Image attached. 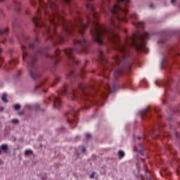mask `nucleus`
<instances>
[{
    "label": "nucleus",
    "instance_id": "nucleus-44",
    "mask_svg": "<svg viewBox=\"0 0 180 180\" xmlns=\"http://www.w3.org/2000/svg\"><path fill=\"white\" fill-rule=\"evenodd\" d=\"M45 15H47V13H46V12H45Z\"/></svg>",
    "mask_w": 180,
    "mask_h": 180
},
{
    "label": "nucleus",
    "instance_id": "nucleus-11",
    "mask_svg": "<svg viewBox=\"0 0 180 180\" xmlns=\"http://www.w3.org/2000/svg\"><path fill=\"white\" fill-rule=\"evenodd\" d=\"M7 96H8V94L4 93V94H3L2 97H1V101H3V102H5L6 103H8V98H6Z\"/></svg>",
    "mask_w": 180,
    "mask_h": 180
},
{
    "label": "nucleus",
    "instance_id": "nucleus-21",
    "mask_svg": "<svg viewBox=\"0 0 180 180\" xmlns=\"http://www.w3.org/2000/svg\"><path fill=\"white\" fill-rule=\"evenodd\" d=\"M29 49H30V50H33L34 49V44H30Z\"/></svg>",
    "mask_w": 180,
    "mask_h": 180
},
{
    "label": "nucleus",
    "instance_id": "nucleus-42",
    "mask_svg": "<svg viewBox=\"0 0 180 180\" xmlns=\"http://www.w3.org/2000/svg\"><path fill=\"white\" fill-rule=\"evenodd\" d=\"M4 0H0V2H3Z\"/></svg>",
    "mask_w": 180,
    "mask_h": 180
},
{
    "label": "nucleus",
    "instance_id": "nucleus-26",
    "mask_svg": "<svg viewBox=\"0 0 180 180\" xmlns=\"http://www.w3.org/2000/svg\"><path fill=\"white\" fill-rule=\"evenodd\" d=\"M35 108H36V109H40V105L35 104Z\"/></svg>",
    "mask_w": 180,
    "mask_h": 180
},
{
    "label": "nucleus",
    "instance_id": "nucleus-38",
    "mask_svg": "<svg viewBox=\"0 0 180 180\" xmlns=\"http://www.w3.org/2000/svg\"><path fill=\"white\" fill-rule=\"evenodd\" d=\"M0 154H2V150L0 149Z\"/></svg>",
    "mask_w": 180,
    "mask_h": 180
},
{
    "label": "nucleus",
    "instance_id": "nucleus-43",
    "mask_svg": "<svg viewBox=\"0 0 180 180\" xmlns=\"http://www.w3.org/2000/svg\"><path fill=\"white\" fill-rule=\"evenodd\" d=\"M26 39H27V40H29V38H28V37H27Z\"/></svg>",
    "mask_w": 180,
    "mask_h": 180
},
{
    "label": "nucleus",
    "instance_id": "nucleus-19",
    "mask_svg": "<svg viewBox=\"0 0 180 180\" xmlns=\"http://www.w3.org/2000/svg\"><path fill=\"white\" fill-rule=\"evenodd\" d=\"M20 104H15V105H14V109L15 110H19V109H20Z\"/></svg>",
    "mask_w": 180,
    "mask_h": 180
},
{
    "label": "nucleus",
    "instance_id": "nucleus-3",
    "mask_svg": "<svg viewBox=\"0 0 180 180\" xmlns=\"http://www.w3.org/2000/svg\"><path fill=\"white\" fill-rule=\"evenodd\" d=\"M68 89L71 90L70 98L72 101H89L91 102V98L95 96V94L99 91L98 86L86 84L82 82L78 84L77 87H72L70 84H65L60 90L59 94L64 96L67 95Z\"/></svg>",
    "mask_w": 180,
    "mask_h": 180
},
{
    "label": "nucleus",
    "instance_id": "nucleus-36",
    "mask_svg": "<svg viewBox=\"0 0 180 180\" xmlns=\"http://www.w3.org/2000/svg\"><path fill=\"white\" fill-rule=\"evenodd\" d=\"M124 33H127V30H124Z\"/></svg>",
    "mask_w": 180,
    "mask_h": 180
},
{
    "label": "nucleus",
    "instance_id": "nucleus-14",
    "mask_svg": "<svg viewBox=\"0 0 180 180\" xmlns=\"http://www.w3.org/2000/svg\"><path fill=\"white\" fill-rule=\"evenodd\" d=\"M167 63H168V59L163 58L162 60V65L163 68H165V64H167Z\"/></svg>",
    "mask_w": 180,
    "mask_h": 180
},
{
    "label": "nucleus",
    "instance_id": "nucleus-46",
    "mask_svg": "<svg viewBox=\"0 0 180 180\" xmlns=\"http://www.w3.org/2000/svg\"><path fill=\"white\" fill-rule=\"evenodd\" d=\"M52 86H54V84H52Z\"/></svg>",
    "mask_w": 180,
    "mask_h": 180
},
{
    "label": "nucleus",
    "instance_id": "nucleus-15",
    "mask_svg": "<svg viewBox=\"0 0 180 180\" xmlns=\"http://www.w3.org/2000/svg\"><path fill=\"white\" fill-rule=\"evenodd\" d=\"M60 79L61 78L59 76H56L53 82V84H57V82H60Z\"/></svg>",
    "mask_w": 180,
    "mask_h": 180
},
{
    "label": "nucleus",
    "instance_id": "nucleus-29",
    "mask_svg": "<svg viewBox=\"0 0 180 180\" xmlns=\"http://www.w3.org/2000/svg\"><path fill=\"white\" fill-rule=\"evenodd\" d=\"M4 107H0V112H4Z\"/></svg>",
    "mask_w": 180,
    "mask_h": 180
},
{
    "label": "nucleus",
    "instance_id": "nucleus-16",
    "mask_svg": "<svg viewBox=\"0 0 180 180\" xmlns=\"http://www.w3.org/2000/svg\"><path fill=\"white\" fill-rule=\"evenodd\" d=\"M30 154H33V151H32V150H26L25 151V155H29Z\"/></svg>",
    "mask_w": 180,
    "mask_h": 180
},
{
    "label": "nucleus",
    "instance_id": "nucleus-33",
    "mask_svg": "<svg viewBox=\"0 0 180 180\" xmlns=\"http://www.w3.org/2000/svg\"><path fill=\"white\" fill-rule=\"evenodd\" d=\"M113 91H116V85L113 86Z\"/></svg>",
    "mask_w": 180,
    "mask_h": 180
},
{
    "label": "nucleus",
    "instance_id": "nucleus-6",
    "mask_svg": "<svg viewBox=\"0 0 180 180\" xmlns=\"http://www.w3.org/2000/svg\"><path fill=\"white\" fill-rule=\"evenodd\" d=\"M53 106L56 109H60V108L63 106V103L61 102V98H60V97H55Z\"/></svg>",
    "mask_w": 180,
    "mask_h": 180
},
{
    "label": "nucleus",
    "instance_id": "nucleus-8",
    "mask_svg": "<svg viewBox=\"0 0 180 180\" xmlns=\"http://www.w3.org/2000/svg\"><path fill=\"white\" fill-rule=\"evenodd\" d=\"M76 75H77V72H75L74 70H72L67 75V78H68V79H70V81H72V79H75V78L77 77V76H75Z\"/></svg>",
    "mask_w": 180,
    "mask_h": 180
},
{
    "label": "nucleus",
    "instance_id": "nucleus-2",
    "mask_svg": "<svg viewBox=\"0 0 180 180\" xmlns=\"http://www.w3.org/2000/svg\"><path fill=\"white\" fill-rule=\"evenodd\" d=\"M21 49L23 51V61H25L27 58L30 59V61L27 62L28 71L30 77H32L33 79H37V78H40V77H41V73L39 72L37 70V57H39V56H42V57H46V58H51V60H53V61L54 62V64L57 65L58 64L60 60H61V56L65 55L68 58L69 65H74V64L78 65V64H79V60H77L74 57V49L71 48L64 49L63 51L57 49L55 51V54L53 56H51L50 54L47 53V52H46V51L51 49L49 46H46L45 48V50L41 49H38L35 54L30 56L25 51L26 46H22Z\"/></svg>",
    "mask_w": 180,
    "mask_h": 180
},
{
    "label": "nucleus",
    "instance_id": "nucleus-7",
    "mask_svg": "<svg viewBox=\"0 0 180 180\" xmlns=\"http://www.w3.org/2000/svg\"><path fill=\"white\" fill-rule=\"evenodd\" d=\"M148 113H150V106L146 108L145 110H143L141 112L142 120H144V117H150V115H148Z\"/></svg>",
    "mask_w": 180,
    "mask_h": 180
},
{
    "label": "nucleus",
    "instance_id": "nucleus-17",
    "mask_svg": "<svg viewBox=\"0 0 180 180\" xmlns=\"http://www.w3.org/2000/svg\"><path fill=\"white\" fill-rule=\"evenodd\" d=\"M42 85H44V82H41L39 84H37V86H35V89H39V88H40V86H41Z\"/></svg>",
    "mask_w": 180,
    "mask_h": 180
},
{
    "label": "nucleus",
    "instance_id": "nucleus-34",
    "mask_svg": "<svg viewBox=\"0 0 180 180\" xmlns=\"http://www.w3.org/2000/svg\"><path fill=\"white\" fill-rule=\"evenodd\" d=\"M35 41H39V38H38V37H37V38L35 39Z\"/></svg>",
    "mask_w": 180,
    "mask_h": 180
},
{
    "label": "nucleus",
    "instance_id": "nucleus-9",
    "mask_svg": "<svg viewBox=\"0 0 180 180\" xmlns=\"http://www.w3.org/2000/svg\"><path fill=\"white\" fill-rule=\"evenodd\" d=\"M14 5L16 6L15 9L17 12H20V2L15 1Z\"/></svg>",
    "mask_w": 180,
    "mask_h": 180
},
{
    "label": "nucleus",
    "instance_id": "nucleus-32",
    "mask_svg": "<svg viewBox=\"0 0 180 180\" xmlns=\"http://www.w3.org/2000/svg\"><path fill=\"white\" fill-rule=\"evenodd\" d=\"M172 4H175L176 0H171Z\"/></svg>",
    "mask_w": 180,
    "mask_h": 180
},
{
    "label": "nucleus",
    "instance_id": "nucleus-18",
    "mask_svg": "<svg viewBox=\"0 0 180 180\" xmlns=\"http://www.w3.org/2000/svg\"><path fill=\"white\" fill-rule=\"evenodd\" d=\"M118 155H120L121 158H123V157H124V152H123V150H120L118 152Z\"/></svg>",
    "mask_w": 180,
    "mask_h": 180
},
{
    "label": "nucleus",
    "instance_id": "nucleus-31",
    "mask_svg": "<svg viewBox=\"0 0 180 180\" xmlns=\"http://www.w3.org/2000/svg\"><path fill=\"white\" fill-rule=\"evenodd\" d=\"M4 165V161H2V160H0V165Z\"/></svg>",
    "mask_w": 180,
    "mask_h": 180
},
{
    "label": "nucleus",
    "instance_id": "nucleus-4",
    "mask_svg": "<svg viewBox=\"0 0 180 180\" xmlns=\"http://www.w3.org/2000/svg\"><path fill=\"white\" fill-rule=\"evenodd\" d=\"M74 50L77 53V54H88L89 53V49L88 48V41L85 38H82V40L75 39L73 40Z\"/></svg>",
    "mask_w": 180,
    "mask_h": 180
},
{
    "label": "nucleus",
    "instance_id": "nucleus-41",
    "mask_svg": "<svg viewBox=\"0 0 180 180\" xmlns=\"http://www.w3.org/2000/svg\"><path fill=\"white\" fill-rule=\"evenodd\" d=\"M140 146H141V147H143V144H142V143H141Z\"/></svg>",
    "mask_w": 180,
    "mask_h": 180
},
{
    "label": "nucleus",
    "instance_id": "nucleus-23",
    "mask_svg": "<svg viewBox=\"0 0 180 180\" xmlns=\"http://www.w3.org/2000/svg\"><path fill=\"white\" fill-rule=\"evenodd\" d=\"M91 134H86V139H87V140H89V139H91Z\"/></svg>",
    "mask_w": 180,
    "mask_h": 180
},
{
    "label": "nucleus",
    "instance_id": "nucleus-5",
    "mask_svg": "<svg viewBox=\"0 0 180 180\" xmlns=\"http://www.w3.org/2000/svg\"><path fill=\"white\" fill-rule=\"evenodd\" d=\"M78 109L71 108V110L65 113V116H68V122L72 126H75L77 123V115L78 113Z\"/></svg>",
    "mask_w": 180,
    "mask_h": 180
},
{
    "label": "nucleus",
    "instance_id": "nucleus-28",
    "mask_svg": "<svg viewBox=\"0 0 180 180\" xmlns=\"http://www.w3.org/2000/svg\"><path fill=\"white\" fill-rule=\"evenodd\" d=\"M12 26H13V27H15L16 26V23H15V22H13Z\"/></svg>",
    "mask_w": 180,
    "mask_h": 180
},
{
    "label": "nucleus",
    "instance_id": "nucleus-10",
    "mask_svg": "<svg viewBox=\"0 0 180 180\" xmlns=\"http://www.w3.org/2000/svg\"><path fill=\"white\" fill-rule=\"evenodd\" d=\"M1 150H2L4 153H8V145L6 144L1 145Z\"/></svg>",
    "mask_w": 180,
    "mask_h": 180
},
{
    "label": "nucleus",
    "instance_id": "nucleus-22",
    "mask_svg": "<svg viewBox=\"0 0 180 180\" xmlns=\"http://www.w3.org/2000/svg\"><path fill=\"white\" fill-rule=\"evenodd\" d=\"M95 174H96V172H92L90 175V178L92 179L94 178H95Z\"/></svg>",
    "mask_w": 180,
    "mask_h": 180
},
{
    "label": "nucleus",
    "instance_id": "nucleus-20",
    "mask_svg": "<svg viewBox=\"0 0 180 180\" xmlns=\"http://www.w3.org/2000/svg\"><path fill=\"white\" fill-rule=\"evenodd\" d=\"M12 123H13L14 124H18V123H19V120L18 119H13L12 120Z\"/></svg>",
    "mask_w": 180,
    "mask_h": 180
},
{
    "label": "nucleus",
    "instance_id": "nucleus-39",
    "mask_svg": "<svg viewBox=\"0 0 180 180\" xmlns=\"http://www.w3.org/2000/svg\"><path fill=\"white\" fill-rule=\"evenodd\" d=\"M130 68H131V65H129V70H130Z\"/></svg>",
    "mask_w": 180,
    "mask_h": 180
},
{
    "label": "nucleus",
    "instance_id": "nucleus-45",
    "mask_svg": "<svg viewBox=\"0 0 180 180\" xmlns=\"http://www.w3.org/2000/svg\"><path fill=\"white\" fill-rule=\"evenodd\" d=\"M13 62H10V64H12Z\"/></svg>",
    "mask_w": 180,
    "mask_h": 180
},
{
    "label": "nucleus",
    "instance_id": "nucleus-27",
    "mask_svg": "<svg viewBox=\"0 0 180 180\" xmlns=\"http://www.w3.org/2000/svg\"><path fill=\"white\" fill-rule=\"evenodd\" d=\"M19 115H20V116H22V115H25V112L21 111L19 112Z\"/></svg>",
    "mask_w": 180,
    "mask_h": 180
},
{
    "label": "nucleus",
    "instance_id": "nucleus-12",
    "mask_svg": "<svg viewBox=\"0 0 180 180\" xmlns=\"http://www.w3.org/2000/svg\"><path fill=\"white\" fill-rule=\"evenodd\" d=\"M8 34V30L1 29L0 30V35Z\"/></svg>",
    "mask_w": 180,
    "mask_h": 180
},
{
    "label": "nucleus",
    "instance_id": "nucleus-13",
    "mask_svg": "<svg viewBox=\"0 0 180 180\" xmlns=\"http://www.w3.org/2000/svg\"><path fill=\"white\" fill-rule=\"evenodd\" d=\"M84 74H85V70L82 69L79 73H78V76L84 78Z\"/></svg>",
    "mask_w": 180,
    "mask_h": 180
},
{
    "label": "nucleus",
    "instance_id": "nucleus-35",
    "mask_svg": "<svg viewBox=\"0 0 180 180\" xmlns=\"http://www.w3.org/2000/svg\"><path fill=\"white\" fill-rule=\"evenodd\" d=\"M138 140H141V137L138 136Z\"/></svg>",
    "mask_w": 180,
    "mask_h": 180
},
{
    "label": "nucleus",
    "instance_id": "nucleus-1",
    "mask_svg": "<svg viewBox=\"0 0 180 180\" xmlns=\"http://www.w3.org/2000/svg\"><path fill=\"white\" fill-rule=\"evenodd\" d=\"M92 1V0H88ZM71 0H65V3L70 9H71ZM131 0H102L101 9L106 16L110 13L112 18L109 20L108 25H103L99 23V14L95 11V6L91 3H87L86 7L89 13L84 15L85 22L82 20V11L75 6L76 15L68 22L65 20L64 16L60 15L57 11L56 5V27L60 26L62 32L60 34L56 32V44H63L66 40H68L69 36H72L74 32H77L82 37L85 34V30L88 26H91L90 34L95 43L100 46L102 44L113 45V49L117 51L114 56L115 63H109L108 58L105 57V52L102 50L98 51L99 62L103 67V71H124L129 61L133 60V56L130 53V49H134L136 51H146L147 40L150 39V33L143 31L140 32L139 29L144 30L146 22L143 21H137V15H131L132 25L138 29L131 37L126 36L124 44L120 42V37L117 34V30H120V22H127L126 15L129 13V5Z\"/></svg>",
    "mask_w": 180,
    "mask_h": 180
},
{
    "label": "nucleus",
    "instance_id": "nucleus-24",
    "mask_svg": "<svg viewBox=\"0 0 180 180\" xmlns=\"http://www.w3.org/2000/svg\"><path fill=\"white\" fill-rule=\"evenodd\" d=\"M150 9H154V8H155V4H150Z\"/></svg>",
    "mask_w": 180,
    "mask_h": 180
},
{
    "label": "nucleus",
    "instance_id": "nucleus-37",
    "mask_svg": "<svg viewBox=\"0 0 180 180\" xmlns=\"http://www.w3.org/2000/svg\"><path fill=\"white\" fill-rule=\"evenodd\" d=\"M129 84H130V83H127L125 86H127V85H129Z\"/></svg>",
    "mask_w": 180,
    "mask_h": 180
},
{
    "label": "nucleus",
    "instance_id": "nucleus-40",
    "mask_svg": "<svg viewBox=\"0 0 180 180\" xmlns=\"http://www.w3.org/2000/svg\"><path fill=\"white\" fill-rule=\"evenodd\" d=\"M22 39H25V36H22Z\"/></svg>",
    "mask_w": 180,
    "mask_h": 180
},
{
    "label": "nucleus",
    "instance_id": "nucleus-25",
    "mask_svg": "<svg viewBox=\"0 0 180 180\" xmlns=\"http://www.w3.org/2000/svg\"><path fill=\"white\" fill-rule=\"evenodd\" d=\"M2 51H4V50L0 48V54H1V53H2ZM0 61H4V58L0 57Z\"/></svg>",
    "mask_w": 180,
    "mask_h": 180
},
{
    "label": "nucleus",
    "instance_id": "nucleus-30",
    "mask_svg": "<svg viewBox=\"0 0 180 180\" xmlns=\"http://www.w3.org/2000/svg\"><path fill=\"white\" fill-rule=\"evenodd\" d=\"M82 151H83L84 153H85V151H86V149L85 148V147H83V148H82Z\"/></svg>",
    "mask_w": 180,
    "mask_h": 180
}]
</instances>
